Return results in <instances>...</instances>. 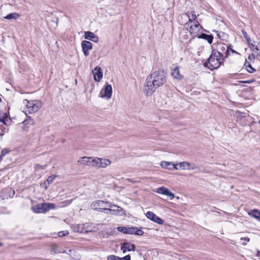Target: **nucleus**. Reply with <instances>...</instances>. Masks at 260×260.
I'll list each match as a JSON object with an SVG mask.
<instances>
[{"instance_id":"obj_29","label":"nucleus","mask_w":260,"mask_h":260,"mask_svg":"<svg viewBox=\"0 0 260 260\" xmlns=\"http://www.w3.org/2000/svg\"><path fill=\"white\" fill-rule=\"evenodd\" d=\"M19 16V14L16 13H12L4 17L5 19H16Z\"/></svg>"},{"instance_id":"obj_7","label":"nucleus","mask_w":260,"mask_h":260,"mask_svg":"<svg viewBox=\"0 0 260 260\" xmlns=\"http://www.w3.org/2000/svg\"><path fill=\"white\" fill-rule=\"evenodd\" d=\"M118 231L125 234H134L137 236H142L144 232L142 229H117Z\"/></svg>"},{"instance_id":"obj_31","label":"nucleus","mask_w":260,"mask_h":260,"mask_svg":"<svg viewBox=\"0 0 260 260\" xmlns=\"http://www.w3.org/2000/svg\"><path fill=\"white\" fill-rule=\"evenodd\" d=\"M245 66L247 72L250 73H252L255 71V69H254L249 62H246L245 63Z\"/></svg>"},{"instance_id":"obj_49","label":"nucleus","mask_w":260,"mask_h":260,"mask_svg":"<svg viewBox=\"0 0 260 260\" xmlns=\"http://www.w3.org/2000/svg\"><path fill=\"white\" fill-rule=\"evenodd\" d=\"M44 184H46V182H44ZM47 187L46 185H45V188L47 189Z\"/></svg>"},{"instance_id":"obj_32","label":"nucleus","mask_w":260,"mask_h":260,"mask_svg":"<svg viewBox=\"0 0 260 260\" xmlns=\"http://www.w3.org/2000/svg\"><path fill=\"white\" fill-rule=\"evenodd\" d=\"M23 123L25 125H33L34 124V121L30 116H27V118L23 121Z\"/></svg>"},{"instance_id":"obj_13","label":"nucleus","mask_w":260,"mask_h":260,"mask_svg":"<svg viewBox=\"0 0 260 260\" xmlns=\"http://www.w3.org/2000/svg\"><path fill=\"white\" fill-rule=\"evenodd\" d=\"M121 250L123 253H125L127 251H135V246L133 244L128 242H124L121 246Z\"/></svg>"},{"instance_id":"obj_35","label":"nucleus","mask_w":260,"mask_h":260,"mask_svg":"<svg viewBox=\"0 0 260 260\" xmlns=\"http://www.w3.org/2000/svg\"><path fill=\"white\" fill-rule=\"evenodd\" d=\"M108 260H120V257L114 255H111L108 256L107 257Z\"/></svg>"},{"instance_id":"obj_28","label":"nucleus","mask_w":260,"mask_h":260,"mask_svg":"<svg viewBox=\"0 0 260 260\" xmlns=\"http://www.w3.org/2000/svg\"><path fill=\"white\" fill-rule=\"evenodd\" d=\"M99 160V158L91 157L90 166L98 167Z\"/></svg>"},{"instance_id":"obj_38","label":"nucleus","mask_w":260,"mask_h":260,"mask_svg":"<svg viewBox=\"0 0 260 260\" xmlns=\"http://www.w3.org/2000/svg\"><path fill=\"white\" fill-rule=\"evenodd\" d=\"M242 34L243 35V36L245 37V38L246 39V41H247V42H249V41H250V39L249 38H248L247 37V34L246 33V32L244 30H242Z\"/></svg>"},{"instance_id":"obj_15","label":"nucleus","mask_w":260,"mask_h":260,"mask_svg":"<svg viewBox=\"0 0 260 260\" xmlns=\"http://www.w3.org/2000/svg\"><path fill=\"white\" fill-rule=\"evenodd\" d=\"M202 28L199 21H194L189 27V31L191 34H196L199 31L200 28Z\"/></svg>"},{"instance_id":"obj_14","label":"nucleus","mask_w":260,"mask_h":260,"mask_svg":"<svg viewBox=\"0 0 260 260\" xmlns=\"http://www.w3.org/2000/svg\"><path fill=\"white\" fill-rule=\"evenodd\" d=\"M94 71L95 72H94L93 74L94 80L96 82H99L101 81L103 77V72L102 69L99 67H96L94 68Z\"/></svg>"},{"instance_id":"obj_26","label":"nucleus","mask_w":260,"mask_h":260,"mask_svg":"<svg viewBox=\"0 0 260 260\" xmlns=\"http://www.w3.org/2000/svg\"><path fill=\"white\" fill-rule=\"evenodd\" d=\"M160 166L163 168L171 170V167L173 166V162L164 161L161 162Z\"/></svg>"},{"instance_id":"obj_50","label":"nucleus","mask_w":260,"mask_h":260,"mask_svg":"<svg viewBox=\"0 0 260 260\" xmlns=\"http://www.w3.org/2000/svg\"><path fill=\"white\" fill-rule=\"evenodd\" d=\"M3 245V243L0 242V246H2Z\"/></svg>"},{"instance_id":"obj_46","label":"nucleus","mask_w":260,"mask_h":260,"mask_svg":"<svg viewBox=\"0 0 260 260\" xmlns=\"http://www.w3.org/2000/svg\"><path fill=\"white\" fill-rule=\"evenodd\" d=\"M7 190L9 191H10V192H13V194H14V191L12 190L11 188H8Z\"/></svg>"},{"instance_id":"obj_3","label":"nucleus","mask_w":260,"mask_h":260,"mask_svg":"<svg viewBox=\"0 0 260 260\" xmlns=\"http://www.w3.org/2000/svg\"><path fill=\"white\" fill-rule=\"evenodd\" d=\"M23 104L27 108L26 112H27L29 114L37 112L42 106L41 102L39 100L28 101L24 100L23 101Z\"/></svg>"},{"instance_id":"obj_23","label":"nucleus","mask_w":260,"mask_h":260,"mask_svg":"<svg viewBox=\"0 0 260 260\" xmlns=\"http://www.w3.org/2000/svg\"><path fill=\"white\" fill-rule=\"evenodd\" d=\"M91 157L83 156L80 158L78 162L82 165L90 166Z\"/></svg>"},{"instance_id":"obj_40","label":"nucleus","mask_w":260,"mask_h":260,"mask_svg":"<svg viewBox=\"0 0 260 260\" xmlns=\"http://www.w3.org/2000/svg\"><path fill=\"white\" fill-rule=\"evenodd\" d=\"M120 260H131V256L128 254L123 257H120Z\"/></svg>"},{"instance_id":"obj_20","label":"nucleus","mask_w":260,"mask_h":260,"mask_svg":"<svg viewBox=\"0 0 260 260\" xmlns=\"http://www.w3.org/2000/svg\"><path fill=\"white\" fill-rule=\"evenodd\" d=\"M111 164V161L108 159L100 158L98 168H105Z\"/></svg>"},{"instance_id":"obj_21","label":"nucleus","mask_w":260,"mask_h":260,"mask_svg":"<svg viewBox=\"0 0 260 260\" xmlns=\"http://www.w3.org/2000/svg\"><path fill=\"white\" fill-rule=\"evenodd\" d=\"M200 39H203L207 41L209 44H211L213 42V37L211 35H207L206 34H202L199 37Z\"/></svg>"},{"instance_id":"obj_51","label":"nucleus","mask_w":260,"mask_h":260,"mask_svg":"<svg viewBox=\"0 0 260 260\" xmlns=\"http://www.w3.org/2000/svg\"><path fill=\"white\" fill-rule=\"evenodd\" d=\"M258 123L260 124V117H259V119L258 120Z\"/></svg>"},{"instance_id":"obj_48","label":"nucleus","mask_w":260,"mask_h":260,"mask_svg":"<svg viewBox=\"0 0 260 260\" xmlns=\"http://www.w3.org/2000/svg\"><path fill=\"white\" fill-rule=\"evenodd\" d=\"M106 234H107V235H112L111 233L108 234V233H107Z\"/></svg>"},{"instance_id":"obj_52","label":"nucleus","mask_w":260,"mask_h":260,"mask_svg":"<svg viewBox=\"0 0 260 260\" xmlns=\"http://www.w3.org/2000/svg\"><path fill=\"white\" fill-rule=\"evenodd\" d=\"M118 228H125L124 226H119Z\"/></svg>"},{"instance_id":"obj_12","label":"nucleus","mask_w":260,"mask_h":260,"mask_svg":"<svg viewBox=\"0 0 260 260\" xmlns=\"http://www.w3.org/2000/svg\"><path fill=\"white\" fill-rule=\"evenodd\" d=\"M156 192L159 194L166 195L169 197L171 200H172L174 198V194L165 187L158 188L156 190Z\"/></svg>"},{"instance_id":"obj_10","label":"nucleus","mask_w":260,"mask_h":260,"mask_svg":"<svg viewBox=\"0 0 260 260\" xmlns=\"http://www.w3.org/2000/svg\"><path fill=\"white\" fill-rule=\"evenodd\" d=\"M81 47L84 55L85 56H87L89 55V50L92 48L91 43L85 40L81 42Z\"/></svg>"},{"instance_id":"obj_2","label":"nucleus","mask_w":260,"mask_h":260,"mask_svg":"<svg viewBox=\"0 0 260 260\" xmlns=\"http://www.w3.org/2000/svg\"><path fill=\"white\" fill-rule=\"evenodd\" d=\"M223 58L220 53L215 49L212 51V53L208 60L205 63V66L209 69L213 70L218 68L223 62Z\"/></svg>"},{"instance_id":"obj_53","label":"nucleus","mask_w":260,"mask_h":260,"mask_svg":"<svg viewBox=\"0 0 260 260\" xmlns=\"http://www.w3.org/2000/svg\"><path fill=\"white\" fill-rule=\"evenodd\" d=\"M259 253H260V251H258V252L257 255H259V254H258Z\"/></svg>"},{"instance_id":"obj_43","label":"nucleus","mask_w":260,"mask_h":260,"mask_svg":"<svg viewBox=\"0 0 260 260\" xmlns=\"http://www.w3.org/2000/svg\"><path fill=\"white\" fill-rule=\"evenodd\" d=\"M7 153V152L6 150H3L2 151V154H1V155L0 156V160H2V157L3 156H4Z\"/></svg>"},{"instance_id":"obj_30","label":"nucleus","mask_w":260,"mask_h":260,"mask_svg":"<svg viewBox=\"0 0 260 260\" xmlns=\"http://www.w3.org/2000/svg\"><path fill=\"white\" fill-rule=\"evenodd\" d=\"M253 51L256 54V58L260 59V44L257 45L253 49Z\"/></svg>"},{"instance_id":"obj_36","label":"nucleus","mask_w":260,"mask_h":260,"mask_svg":"<svg viewBox=\"0 0 260 260\" xmlns=\"http://www.w3.org/2000/svg\"><path fill=\"white\" fill-rule=\"evenodd\" d=\"M55 177H56L55 175H52V176L48 177L47 179V182L48 183V184L52 183L53 182Z\"/></svg>"},{"instance_id":"obj_27","label":"nucleus","mask_w":260,"mask_h":260,"mask_svg":"<svg viewBox=\"0 0 260 260\" xmlns=\"http://www.w3.org/2000/svg\"><path fill=\"white\" fill-rule=\"evenodd\" d=\"M44 208L45 212L51 209H54L55 208V205L53 203H45Z\"/></svg>"},{"instance_id":"obj_4","label":"nucleus","mask_w":260,"mask_h":260,"mask_svg":"<svg viewBox=\"0 0 260 260\" xmlns=\"http://www.w3.org/2000/svg\"><path fill=\"white\" fill-rule=\"evenodd\" d=\"M9 121L7 114L6 113L0 114V136L4 135L6 132V126Z\"/></svg>"},{"instance_id":"obj_24","label":"nucleus","mask_w":260,"mask_h":260,"mask_svg":"<svg viewBox=\"0 0 260 260\" xmlns=\"http://www.w3.org/2000/svg\"><path fill=\"white\" fill-rule=\"evenodd\" d=\"M248 214L260 221V211L257 209L252 210L248 212Z\"/></svg>"},{"instance_id":"obj_39","label":"nucleus","mask_w":260,"mask_h":260,"mask_svg":"<svg viewBox=\"0 0 260 260\" xmlns=\"http://www.w3.org/2000/svg\"><path fill=\"white\" fill-rule=\"evenodd\" d=\"M179 169H180L179 165H175L173 163V166H172V167H171V170H179Z\"/></svg>"},{"instance_id":"obj_33","label":"nucleus","mask_w":260,"mask_h":260,"mask_svg":"<svg viewBox=\"0 0 260 260\" xmlns=\"http://www.w3.org/2000/svg\"><path fill=\"white\" fill-rule=\"evenodd\" d=\"M249 238L247 237L241 238L240 240L242 241L243 245H246L247 243L249 241Z\"/></svg>"},{"instance_id":"obj_25","label":"nucleus","mask_w":260,"mask_h":260,"mask_svg":"<svg viewBox=\"0 0 260 260\" xmlns=\"http://www.w3.org/2000/svg\"><path fill=\"white\" fill-rule=\"evenodd\" d=\"M73 201V199L70 200H66L62 202H61L58 203V207L59 208H64L70 205Z\"/></svg>"},{"instance_id":"obj_8","label":"nucleus","mask_w":260,"mask_h":260,"mask_svg":"<svg viewBox=\"0 0 260 260\" xmlns=\"http://www.w3.org/2000/svg\"><path fill=\"white\" fill-rule=\"evenodd\" d=\"M112 93V88L111 85L107 84L105 87L103 91L102 90L99 94V96L101 98H105L109 100L111 98Z\"/></svg>"},{"instance_id":"obj_47","label":"nucleus","mask_w":260,"mask_h":260,"mask_svg":"<svg viewBox=\"0 0 260 260\" xmlns=\"http://www.w3.org/2000/svg\"><path fill=\"white\" fill-rule=\"evenodd\" d=\"M230 50L233 52V53H237V52L236 51H235L234 50L231 49L230 47Z\"/></svg>"},{"instance_id":"obj_45","label":"nucleus","mask_w":260,"mask_h":260,"mask_svg":"<svg viewBox=\"0 0 260 260\" xmlns=\"http://www.w3.org/2000/svg\"><path fill=\"white\" fill-rule=\"evenodd\" d=\"M248 43L249 47L253 51V49L254 48V47H255L256 46H255L254 44H253L252 43H249V42Z\"/></svg>"},{"instance_id":"obj_37","label":"nucleus","mask_w":260,"mask_h":260,"mask_svg":"<svg viewBox=\"0 0 260 260\" xmlns=\"http://www.w3.org/2000/svg\"><path fill=\"white\" fill-rule=\"evenodd\" d=\"M69 234V232L67 231H60L58 233L59 237H62Z\"/></svg>"},{"instance_id":"obj_16","label":"nucleus","mask_w":260,"mask_h":260,"mask_svg":"<svg viewBox=\"0 0 260 260\" xmlns=\"http://www.w3.org/2000/svg\"><path fill=\"white\" fill-rule=\"evenodd\" d=\"M84 37L86 39L91 40L95 43L99 41L98 37L91 31H85L84 32Z\"/></svg>"},{"instance_id":"obj_41","label":"nucleus","mask_w":260,"mask_h":260,"mask_svg":"<svg viewBox=\"0 0 260 260\" xmlns=\"http://www.w3.org/2000/svg\"><path fill=\"white\" fill-rule=\"evenodd\" d=\"M57 246L56 245H54L52 246V250L55 252V253H58V252H60V251H57Z\"/></svg>"},{"instance_id":"obj_44","label":"nucleus","mask_w":260,"mask_h":260,"mask_svg":"<svg viewBox=\"0 0 260 260\" xmlns=\"http://www.w3.org/2000/svg\"><path fill=\"white\" fill-rule=\"evenodd\" d=\"M249 60H253L255 58V55L253 54H250L248 57Z\"/></svg>"},{"instance_id":"obj_19","label":"nucleus","mask_w":260,"mask_h":260,"mask_svg":"<svg viewBox=\"0 0 260 260\" xmlns=\"http://www.w3.org/2000/svg\"><path fill=\"white\" fill-rule=\"evenodd\" d=\"M186 15L188 18V22L193 23L194 22V21H198L197 20V16L194 11H188L186 13Z\"/></svg>"},{"instance_id":"obj_1","label":"nucleus","mask_w":260,"mask_h":260,"mask_svg":"<svg viewBox=\"0 0 260 260\" xmlns=\"http://www.w3.org/2000/svg\"><path fill=\"white\" fill-rule=\"evenodd\" d=\"M167 74L161 70L153 72L146 79L143 87L145 95L150 96L159 87L163 85L167 81Z\"/></svg>"},{"instance_id":"obj_54","label":"nucleus","mask_w":260,"mask_h":260,"mask_svg":"<svg viewBox=\"0 0 260 260\" xmlns=\"http://www.w3.org/2000/svg\"><path fill=\"white\" fill-rule=\"evenodd\" d=\"M2 101V99L1 98H0V102Z\"/></svg>"},{"instance_id":"obj_6","label":"nucleus","mask_w":260,"mask_h":260,"mask_svg":"<svg viewBox=\"0 0 260 260\" xmlns=\"http://www.w3.org/2000/svg\"><path fill=\"white\" fill-rule=\"evenodd\" d=\"M231 46V45H226L223 43H220L217 44V49L216 50L222 56V58L223 57V53L224 52H225V57H228L230 55L229 51Z\"/></svg>"},{"instance_id":"obj_22","label":"nucleus","mask_w":260,"mask_h":260,"mask_svg":"<svg viewBox=\"0 0 260 260\" xmlns=\"http://www.w3.org/2000/svg\"><path fill=\"white\" fill-rule=\"evenodd\" d=\"M172 76L177 79H181L182 76L180 74L179 68L178 67H175L172 72Z\"/></svg>"},{"instance_id":"obj_17","label":"nucleus","mask_w":260,"mask_h":260,"mask_svg":"<svg viewBox=\"0 0 260 260\" xmlns=\"http://www.w3.org/2000/svg\"><path fill=\"white\" fill-rule=\"evenodd\" d=\"M178 165L179 166V168L182 170H194L196 168L194 165H191L186 161L180 162Z\"/></svg>"},{"instance_id":"obj_5","label":"nucleus","mask_w":260,"mask_h":260,"mask_svg":"<svg viewBox=\"0 0 260 260\" xmlns=\"http://www.w3.org/2000/svg\"><path fill=\"white\" fill-rule=\"evenodd\" d=\"M105 206L103 208H102V210H101V212H103L107 214H114V212L118 211L119 208H120L119 207L115 205L112 204L110 202H106V204H105Z\"/></svg>"},{"instance_id":"obj_18","label":"nucleus","mask_w":260,"mask_h":260,"mask_svg":"<svg viewBox=\"0 0 260 260\" xmlns=\"http://www.w3.org/2000/svg\"><path fill=\"white\" fill-rule=\"evenodd\" d=\"M32 210L35 213H45V208L44 203L38 204L32 207Z\"/></svg>"},{"instance_id":"obj_34","label":"nucleus","mask_w":260,"mask_h":260,"mask_svg":"<svg viewBox=\"0 0 260 260\" xmlns=\"http://www.w3.org/2000/svg\"><path fill=\"white\" fill-rule=\"evenodd\" d=\"M75 232H80V233H88L92 232V230L87 231L86 229H75Z\"/></svg>"},{"instance_id":"obj_9","label":"nucleus","mask_w":260,"mask_h":260,"mask_svg":"<svg viewBox=\"0 0 260 260\" xmlns=\"http://www.w3.org/2000/svg\"><path fill=\"white\" fill-rule=\"evenodd\" d=\"M106 202H105L102 200H98L93 202L90 205V207L93 210L101 212V210L103 209L102 208L106 206L105 204H106Z\"/></svg>"},{"instance_id":"obj_11","label":"nucleus","mask_w":260,"mask_h":260,"mask_svg":"<svg viewBox=\"0 0 260 260\" xmlns=\"http://www.w3.org/2000/svg\"><path fill=\"white\" fill-rule=\"evenodd\" d=\"M146 216L148 218L151 220L152 221L157 223L159 224H162L164 221L162 219L156 216L153 212L151 211H148L146 213Z\"/></svg>"},{"instance_id":"obj_42","label":"nucleus","mask_w":260,"mask_h":260,"mask_svg":"<svg viewBox=\"0 0 260 260\" xmlns=\"http://www.w3.org/2000/svg\"><path fill=\"white\" fill-rule=\"evenodd\" d=\"M254 81V80L252 79L250 80H247V81H241L240 82L241 83H251Z\"/></svg>"}]
</instances>
